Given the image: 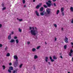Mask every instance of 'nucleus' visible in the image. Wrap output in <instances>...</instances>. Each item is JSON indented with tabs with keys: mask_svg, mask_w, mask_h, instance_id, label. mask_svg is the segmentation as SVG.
I'll return each instance as SVG.
<instances>
[{
	"mask_svg": "<svg viewBox=\"0 0 73 73\" xmlns=\"http://www.w3.org/2000/svg\"><path fill=\"white\" fill-rule=\"evenodd\" d=\"M14 59H16V61H18V60H17V59H18V57H17V55H15L14 56Z\"/></svg>",
	"mask_w": 73,
	"mask_h": 73,
	"instance_id": "nucleus-6",
	"label": "nucleus"
},
{
	"mask_svg": "<svg viewBox=\"0 0 73 73\" xmlns=\"http://www.w3.org/2000/svg\"><path fill=\"white\" fill-rule=\"evenodd\" d=\"M54 7H56L57 6L56 5V3H54Z\"/></svg>",
	"mask_w": 73,
	"mask_h": 73,
	"instance_id": "nucleus-36",
	"label": "nucleus"
},
{
	"mask_svg": "<svg viewBox=\"0 0 73 73\" xmlns=\"http://www.w3.org/2000/svg\"><path fill=\"white\" fill-rule=\"evenodd\" d=\"M48 2H46V4L47 6L45 5H44L43 7L44 8H48V7H51V3L52 2L50 0H49L48 1Z\"/></svg>",
	"mask_w": 73,
	"mask_h": 73,
	"instance_id": "nucleus-2",
	"label": "nucleus"
},
{
	"mask_svg": "<svg viewBox=\"0 0 73 73\" xmlns=\"http://www.w3.org/2000/svg\"><path fill=\"white\" fill-rule=\"evenodd\" d=\"M71 23H73V19H72L71 21Z\"/></svg>",
	"mask_w": 73,
	"mask_h": 73,
	"instance_id": "nucleus-42",
	"label": "nucleus"
},
{
	"mask_svg": "<svg viewBox=\"0 0 73 73\" xmlns=\"http://www.w3.org/2000/svg\"><path fill=\"white\" fill-rule=\"evenodd\" d=\"M30 44V42H28V44Z\"/></svg>",
	"mask_w": 73,
	"mask_h": 73,
	"instance_id": "nucleus-50",
	"label": "nucleus"
},
{
	"mask_svg": "<svg viewBox=\"0 0 73 73\" xmlns=\"http://www.w3.org/2000/svg\"><path fill=\"white\" fill-rule=\"evenodd\" d=\"M15 41L17 44H18V43L19 42V40L18 39H16L15 40Z\"/></svg>",
	"mask_w": 73,
	"mask_h": 73,
	"instance_id": "nucleus-18",
	"label": "nucleus"
},
{
	"mask_svg": "<svg viewBox=\"0 0 73 73\" xmlns=\"http://www.w3.org/2000/svg\"><path fill=\"white\" fill-rule=\"evenodd\" d=\"M40 48V46H38L37 47L36 49H39V48Z\"/></svg>",
	"mask_w": 73,
	"mask_h": 73,
	"instance_id": "nucleus-31",
	"label": "nucleus"
},
{
	"mask_svg": "<svg viewBox=\"0 0 73 73\" xmlns=\"http://www.w3.org/2000/svg\"><path fill=\"white\" fill-rule=\"evenodd\" d=\"M70 10H71V11H72V12H73V7H71L70 8Z\"/></svg>",
	"mask_w": 73,
	"mask_h": 73,
	"instance_id": "nucleus-24",
	"label": "nucleus"
},
{
	"mask_svg": "<svg viewBox=\"0 0 73 73\" xmlns=\"http://www.w3.org/2000/svg\"><path fill=\"white\" fill-rule=\"evenodd\" d=\"M18 60H16L14 62V66L15 67H16L17 66L18 64Z\"/></svg>",
	"mask_w": 73,
	"mask_h": 73,
	"instance_id": "nucleus-4",
	"label": "nucleus"
},
{
	"mask_svg": "<svg viewBox=\"0 0 73 73\" xmlns=\"http://www.w3.org/2000/svg\"><path fill=\"white\" fill-rule=\"evenodd\" d=\"M40 15L42 16H44V13L43 12L40 13Z\"/></svg>",
	"mask_w": 73,
	"mask_h": 73,
	"instance_id": "nucleus-26",
	"label": "nucleus"
},
{
	"mask_svg": "<svg viewBox=\"0 0 73 73\" xmlns=\"http://www.w3.org/2000/svg\"><path fill=\"white\" fill-rule=\"evenodd\" d=\"M59 12H60V11H59V10H58L57 11V12H56V14L57 15H58V14Z\"/></svg>",
	"mask_w": 73,
	"mask_h": 73,
	"instance_id": "nucleus-22",
	"label": "nucleus"
},
{
	"mask_svg": "<svg viewBox=\"0 0 73 73\" xmlns=\"http://www.w3.org/2000/svg\"><path fill=\"white\" fill-rule=\"evenodd\" d=\"M48 63L49 65H50V62H48Z\"/></svg>",
	"mask_w": 73,
	"mask_h": 73,
	"instance_id": "nucleus-45",
	"label": "nucleus"
},
{
	"mask_svg": "<svg viewBox=\"0 0 73 73\" xmlns=\"http://www.w3.org/2000/svg\"><path fill=\"white\" fill-rule=\"evenodd\" d=\"M11 34L12 35L13 34V32H11Z\"/></svg>",
	"mask_w": 73,
	"mask_h": 73,
	"instance_id": "nucleus-53",
	"label": "nucleus"
},
{
	"mask_svg": "<svg viewBox=\"0 0 73 73\" xmlns=\"http://www.w3.org/2000/svg\"><path fill=\"white\" fill-rule=\"evenodd\" d=\"M72 48H73V46H72Z\"/></svg>",
	"mask_w": 73,
	"mask_h": 73,
	"instance_id": "nucleus-61",
	"label": "nucleus"
},
{
	"mask_svg": "<svg viewBox=\"0 0 73 73\" xmlns=\"http://www.w3.org/2000/svg\"><path fill=\"white\" fill-rule=\"evenodd\" d=\"M68 73H70V72H68Z\"/></svg>",
	"mask_w": 73,
	"mask_h": 73,
	"instance_id": "nucleus-58",
	"label": "nucleus"
},
{
	"mask_svg": "<svg viewBox=\"0 0 73 73\" xmlns=\"http://www.w3.org/2000/svg\"><path fill=\"white\" fill-rule=\"evenodd\" d=\"M2 26V25L1 24H0V28H1Z\"/></svg>",
	"mask_w": 73,
	"mask_h": 73,
	"instance_id": "nucleus-51",
	"label": "nucleus"
},
{
	"mask_svg": "<svg viewBox=\"0 0 73 73\" xmlns=\"http://www.w3.org/2000/svg\"><path fill=\"white\" fill-rule=\"evenodd\" d=\"M60 55H61V53H60Z\"/></svg>",
	"mask_w": 73,
	"mask_h": 73,
	"instance_id": "nucleus-59",
	"label": "nucleus"
},
{
	"mask_svg": "<svg viewBox=\"0 0 73 73\" xmlns=\"http://www.w3.org/2000/svg\"><path fill=\"white\" fill-rule=\"evenodd\" d=\"M35 28L36 29L35 30V27H32V30L31 31V33L32 35H33L34 36H36L37 33H38V31H37V28L36 27H35Z\"/></svg>",
	"mask_w": 73,
	"mask_h": 73,
	"instance_id": "nucleus-1",
	"label": "nucleus"
},
{
	"mask_svg": "<svg viewBox=\"0 0 73 73\" xmlns=\"http://www.w3.org/2000/svg\"><path fill=\"white\" fill-rule=\"evenodd\" d=\"M24 7V8H25V7H26V6L25 5Z\"/></svg>",
	"mask_w": 73,
	"mask_h": 73,
	"instance_id": "nucleus-55",
	"label": "nucleus"
},
{
	"mask_svg": "<svg viewBox=\"0 0 73 73\" xmlns=\"http://www.w3.org/2000/svg\"><path fill=\"white\" fill-rule=\"evenodd\" d=\"M36 48H33L32 49V50L33 52H35V51H36Z\"/></svg>",
	"mask_w": 73,
	"mask_h": 73,
	"instance_id": "nucleus-19",
	"label": "nucleus"
},
{
	"mask_svg": "<svg viewBox=\"0 0 73 73\" xmlns=\"http://www.w3.org/2000/svg\"><path fill=\"white\" fill-rule=\"evenodd\" d=\"M7 49H8V47H7V46H6L5 49V50H7Z\"/></svg>",
	"mask_w": 73,
	"mask_h": 73,
	"instance_id": "nucleus-32",
	"label": "nucleus"
},
{
	"mask_svg": "<svg viewBox=\"0 0 73 73\" xmlns=\"http://www.w3.org/2000/svg\"><path fill=\"white\" fill-rule=\"evenodd\" d=\"M6 56L7 57H9V56H10V54H9V53H8L6 55Z\"/></svg>",
	"mask_w": 73,
	"mask_h": 73,
	"instance_id": "nucleus-21",
	"label": "nucleus"
},
{
	"mask_svg": "<svg viewBox=\"0 0 73 73\" xmlns=\"http://www.w3.org/2000/svg\"><path fill=\"white\" fill-rule=\"evenodd\" d=\"M9 65H10V66L12 65V63H9Z\"/></svg>",
	"mask_w": 73,
	"mask_h": 73,
	"instance_id": "nucleus-41",
	"label": "nucleus"
},
{
	"mask_svg": "<svg viewBox=\"0 0 73 73\" xmlns=\"http://www.w3.org/2000/svg\"><path fill=\"white\" fill-rule=\"evenodd\" d=\"M64 29V28H62V31Z\"/></svg>",
	"mask_w": 73,
	"mask_h": 73,
	"instance_id": "nucleus-56",
	"label": "nucleus"
},
{
	"mask_svg": "<svg viewBox=\"0 0 73 73\" xmlns=\"http://www.w3.org/2000/svg\"><path fill=\"white\" fill-rule=\"evenodd\" d=\"M35 13L36 16H39V14L38 13L37 11H35Z\"/></svg>",
	"mask_w": 73,
	"mask_h": 73,
	"instance_id": "nucleus-8",
	"label": "nucleus"
},
{
	"mask_svg": "<svg viewBox=\"0 0 73 73\" xmlns=\"http://www.w3.org/2000/svg\"><path fill=\"white\" fill-rule=\"evenodd\" d=\"M36 1V0H33V2H35V1Z\"/></svg>",
	"mask_w": 73,
	"mask_h": 73,
	"instance_id": "nucleus-54",
	"label": "nucleus"
},
{
	"mask_svg": "<svg viewBox=\"0 0 73 73\" xmlns=\"http://www.w3.org/2000/svg\"><path fill=\"white\" fill-rule=\"evenodd\" d=\"M23 64H20L19 66V68H22V66H23Z\"/></svg>",
	"mask_w": 73,
	"mask_h": 73,
	"instance_id": "nucleus-14",
	"label": "nucleus"
},
{
	"mask_svg": "<svg viewBox=\"0 0 73 73\" xmlns=\"http://www.w3.org/2000/svg\"><path fill=\"white\" fill-rule=\"evenodd\" d=\"M61 13L63 16H64V12H61Z\"/></svg>",
	"mask_w": 73,
	"mask_h": 73,
	"instance_id": "nucleus-29",
	"label": "nucleus"
},
{
	"mask_svg": "<svg viewBox=\"0 0 73 73\" xmlns=\"http://www.w3.org/2000/svg\"><path fill=\"white\" fill-rule=\"evenodd\" d=\"M53 58L54 60H56L57 59V58L55 56H53Z\"/></svg>",
	"mask_w": 73,
	"mask_h": 73,
	"instance_id": "nucleus-16",
	"label": "nucleus"
},
{
	"mask_svg": "<svg viewBox=\"0 0 73 73\" xmlns=\"http://www.w3.org/2000/svg\"><path fill=\"white\" fill-rule=\"evenodd\" d=\"M38 58V56L36 55H35L34 56V59H36Z\"/></svg>",
	"mask_w": 73,
	"mask_h": 73,
	"instance_id": "nucleus-17",
	"label": "nucleus"
},
{
	"mask_svg": "<svg viewBox=\"0 0 73 73\" xmlns=\"http://www.w3.org/2000/svg\"><path fill=\"white\" fill-rule=\"evenodd\" d=\"M67 47V45H65L64 46V48L65 49H66Z\"/></svg>",
	"mask_w": 73,
	"mask_h": 73,
	"instance_id": "nucleus-23",
	"label": "nucleus"
},
{
	"mask_svg": "<svg viewBox=\"0 0 73 73\" xmlns=\"http://www.w3.org/2000/svg\"><path fill=\"white\" fill-rule=\"evenodd\" d=\"M48 58L47 57H46L45 58V61L46 62H48Z\"/></svg>",
	"mask_w": 73,
	"mask_h": 73,
	"instance_id": "nucleus-12",
	"label": "nucleus"
},
{
	"mask_svg": "<svg viewBox=\"0 0 73 73\" xmlns=\"http://www.w3.org/2000/svg\"><path fill=\"white\" fill-rule=\"evenodd\" d=\"M17 38V36H15L14 37V39H16Z\"/></svg>",
	"mask_w": 73,
	"mask_h": 73,
	"instance_id": "nucleus-37",
	"label": "nucleus"
},
{
	"mask_svg": "<svg viewBox=\"0 0 73 73\" xmlns=\"http://www.w3.org/2000/svg\"><path fill=\"white\" fill-rule=\"evenodd\" d=\"M61 12H62L64 10V8L63 7H62L61 9Z\"/></svg>",
	"mask_w": 73,
	"mask_h": 73,
	"instance_id": "nucleus-13",
	"label": "nucleus"
},
{
	"mask_svg": "<svg viewBox=\"0 0 73 73\" xmlns=\"http://www.w3.org/2000/svg\"><path fill=\"white\" fill-rule=\"evenodd\" d=\"M71 45H73V43L72 42H71Z\"/></svg>",
	"mask_w": 73,
	"mask_h": 73,
	"instance_id": "nucleus-43",
	"label": "nucleus"
},
{
	"mask_svg": "<svg viewBox=\"0 0 73 73\" xmlns=\"http://www.w3.org/2000/svg\"><path fill=\"white\" fill-rule=\"evenodd\" d=\"M23 4H25V0H23Z\"/></svg>",
	"mask_w": 73,
	"mask_h": 73,
	"instance_id": "nucleus-27",
	"label": "nucleus"
},
{
	"mask_svg": "<svg viewBox=\"0 0 73 73\" xmlns=\"http://www.w3.org/2000/svg\"><path fill=\"white\" fill-rule=\"evenodd\" d=\"M50 59L51 60L52 59V58L51 56H50Z\"/></svg>",
	"mask_w": 73,
	"mask_h": 73,
	"instance_id": "nucleus-40",
	"label": "nucleus"
},
{
	"mask_svg": "<svg viewBox=\"0 0 73 73\" xmlns=\"http://www.w3.org/2000/svg\"><path fill=\"white\" fill-rule=\"evenodd\" d=\"M57 0H52L53 1V2H54L55 1H56Z\"/></svg>",
	"mask_w": 73,
	"mask_h": 73,
	"instance_id": "nucleus-46",
	"label": "nucleus"
},
{
	"mask_svg": "<svg viewBox=\"0 0 73 73\" xmlns=\"http://www.w3.org/2000/svg\"><path fill=\"white\" fill-rule=\"evenodd\" d=\"M5 9H6V8H5V7H3L2 9V10H5Z\"/></svg>",
	"mask_w": 73,
	"mask_h": 73,
	"instance_id": "nucleus-33",
	"label": "nucleus"
},
{
	"mask_svg": "<svg viewBox=\"0 0 73 73\" xmlns=\"http://www.w3.org/2000/svg\"><path fill=\"white\" fill-rule=\"evenodd\" d=\"M36 38H37V37L36 36Z\"/></svg>",
	"mask_w": 73,
	"mask_h": 73,
	"instance_id": "nucleus-57",
	"label": "nucleus"
},
{
	"mask_svg": "<svg viewBox=\"0 0 73 73\" xmlns=\"http://www.w3.org/2000/svg\"><path fill=\"white\" fill-rule=\"evenodd\" d=\"M54 41H57V38H55L54 39Z\"/></svg>",
	"mask_w": 73,
	"mask_h": 73,
	"instance_id": "nucleus-38",
	"label": "nucleus"
},
{
	"mask_svg": "<svg viewBox=\"0 0 73 73\" xmlns=\"http://www.w3.org/2000/svg\"><path fill=\"white\" fill-rule=\"evenodd\" d=\"M32 27H29V29H32Z\"/></svg>",
	"mask_w": 73,
	"mask_h": 73,
	"instance_id": "nucleus-49",
	"label": "nucleus"
},
{
	"mask_svg": "<svg viewBox=\"0 0 73 73\" xmlns=\"http://www.w3.org/2000/svg\"><path fill=\"white\" fill-rule=\"evenodd\" d=\"M40 8V5H38L36 7V9H38Z\"/></svg>",
	"mask_w": 73,
	"mask_h": 73,
	"instance_id": "nucleus-20",
	"label": "nucleus"
},
{
	"mask_svg": "<svg viewBox=\"0 0 73 73\" xmlns=\"http://www.w3.org/2000/svg\"><path fill=\"white\" fill-rule=\"evenodd\" d=\"M51 62H53L54 61V60L53 59H51Z\"/></svg>",
	"mask_w": 73,
	"mask_h": 73,
	"instance_id": "nucleus-34",
	"label": "nucleus"
},
{
	"mask_svg": "<svg viewBox=\"0 0 73 73\" xmlns=\"http://www.w3.org/2000/svg\"><path fill=\"white\" fill-rule=\"evenodd\" d=\"M8 71L9 73H11V71L10 70H8Z\"/></svg>",
	"mask_w": 73,
	"mask_h": 73,
	"instance_id": "nucleus-35",
	"label": "nucleus"
},
{
	"mask_svg": "<svg viewBox=\"0 0 73 73\" xmlns=\"http://www.w3.org/2000/svg\"><path fill=\"white\" fill-rule=\"evenodd\" d=\"M60 57L61 58H62V56H60Z\"/></svg>",
	"mask_w": 73,
	"mask_h": 73,
	"instance_id": "nucleus-52",
	"label": "nucleus"
},
{
	"mask_svg": "<svg viewBox=\"0 0 73 73\" xmlns=\"http://www.w3.org/2000/svg\"><path fill=\"white\" fill-rule=\"evenodd\" d=\"M19 32H21V31H22V30L21 29H20V28L19 29Z\"/></svg>",
	"mask_w": 73,
	"mask_h": 73,
	"instance_id": "nucleus-25",
	"label": "nucleus"
},
{
	"mask_svg": "<svg viewBox=\"0 0 73 73\" xmlns=\"http://www.w3.org/2000/svg\"><path fill=\"white\" fill-rule=\"evenodd\" d=\"M15 40L14 39H11V40L10 41V42L12 43V42H15Z\"/></svg>",
	"mask_w": 73,
	"mask_h": 73,
	"instance_id": "nucleus-9",
	"label": "nucleus"
},
{
	"mask_svg": "<svg viewBox=\"0 0 73 73\" xmlns=\"http://www.w3.org/2000/svg\"><path fill=\"white\" fill-rule=\"evenodd\" d=\"M45 44H46V42H45Z\"/></svg>",
	"mask_w": 73,
	"mask_h": 73,
	"instance_id": "nucleus-60",
	"label": "nucleus"
},
{
	"mask_svg": "<svg viewBox=\"0 0 73 73\" xmlns=\"http://www.w3.org/2000/svg\"><path fill=\"white\" fill-rule=\"evenodd\" d=\"M68 38L66 37L65 39H64V41L66 42V43H68Z\"/></svg>",
	"mask_w": 73,
	"mask_h": 73,
	"instance_id": "nucleus-5",
	"label": "nucleus"
},
{
	"mask_svg": "<svg viewBox=\"0 0 73 73\" xmlns=\"http://www.w3.org/2000/svg\"><path fill=\"white\" fill-rule=\"evenodd\" d=\"M11 34H10L8 36V39L9 40H11Z\"/></svg>",
	"mask_w": 73,
	"mask_h": 73,
	"instance_id": "nucleus-7",
	"label": "nucleus"
},
{
	"mask_svg": "<svg viewBox=\"0 0 73 73\" xmlns=\"http://www.w3.org/2000/svg\"><path fill=\"white\" fill-rule=\"evenodd\" d=\"M3 46V45H2V44H0V47L1 48Z\"/></svg>",
	"mask_w": 73,
	"mask_h": 73,
	"instance_id": "nucleus-39",
	"label": "nucleus"
},
{
	"mask_svg": "<svg viewBox=\"0 0 73 73\" xmlns=\"http://www.w3.org/2000/svg\"><path fill=\"white\" fill-rule=\"evenodd\" d=\"M17 70H14L13 71V73H17Z\"/></svg>",
	"mask_w": 73,
	"mask_h": 73,
	"instance_id": "nucleus-10",
	"label": "nucleus"
},
{
	"mask_svg": "<svg viewBox=\"0 0 73 73\" xmlns=\"http://www.w3.org/2000/svg\"><path fill=\"white\" fill-rule=\"evenodd\" d=\"M54 26L55 27V28H57V25H56V24H54Z\"/></svg>",
	"mask_w": 73,
	"mask_h": 73,
	"instance_id": "nucleus-28",
	"label": "nucleus"
},
{
	"mask_svg": "<svg viewBox=\"0 0 73 73\" xmlns=\"http://www.w3.org/2000/svg\"><path fill=\"white\" fill-rule=\"evenodd\" d=\"M2 67L3 68V69H5V66H3Z\"/></svg>",
	"mask_w": 73,
	"mask_h": 73,
	"instance_id": "nucleus-30",
	"label": "nucleus"
},
{
	"mask_svg": "<svg viewBox=\"0 0 73 73\" xmlns=\"http://www.w3.org/2000/svg\"><path fill=\"white\" fill-rule=\"evenodd\" d=\"M2 7H4V4L3 3L2 4Z\"/></svg>",
	"mask_w": 73,
	"mask_h": 73,
	"instance_id": "nucleus-44",
	"label": "nucleus"
},
{
	"mask_svg": "<svg viewBox=\"0 0 73 73\" xmlns=\"http://www.w3.org/2000/svg\"><path fill=\"white\" fill-rule=\"evenodd\" d=\"M44 10V8L43 7H41L40 9V11L41 12H42V11Z\"/></svg>",
	"mask_w": 73,
	"mask_h": 73,
	"instance_id": "nucleus-11",
	"label": "nucleus"
},
{
	"mask_svg": "<svg viewBox=\"0 0 73 73\" xmlns=\"http://www.w3.org/2000/svg\"><path fill=\"white\" fill-rule=\"evenodd\" d=\"M51 12V9L50 8H47L46 9V12L44 13L45 16L48 17V15H49L50 13Z\"/></svg>",
	"mask_w": 73,
	"mask_h": 73,
	"instance_id": "nucleus-3",
	"label": "nucleus"
},
{
	"mask_svg": "<svg viewBox=\"0 0 73 73\" xmlns=\"http://www.w3.org/2000/svg\"><path fill=\"white\" fill-rule=\"evenodd\" d=\"M19 21H22V19H19Z\"/></svg>",
	"mask_w": 73,
	"mask_h": 73,
	"instance_id": "nucleus-47",
	"label": "nucleus"
},
{
	"mask_svg": "<svg viewBox=\"0 0 73 73\" xmlns=\"http://www.w3.org/2000/svg\"><path fill=\"white\" fill-rule=\"evenodd\" d=\"M72 62H73V57H72Z\"/></svg>",
	"mask_w": 73,
	"mask_h": 73,
	"instance_id": "nucleus-48",
	"label": "nucleus"
},
{
	"mask_svg": "<svg viewBox=\"0 0 73 73\" xmlns=\"http://www.w3.org/2000/svg\"><path fill=\"white\" fill-rule=\"evenodd\" d=\"M9 69H10V70H13V67L12 66H10L9 67Z\"/></svg>",
	"mask_w": 73,
	"mask_h": 73,
	"instance_id": "nucleus-15",
	"label": "nucleus"
}]
</instances>
